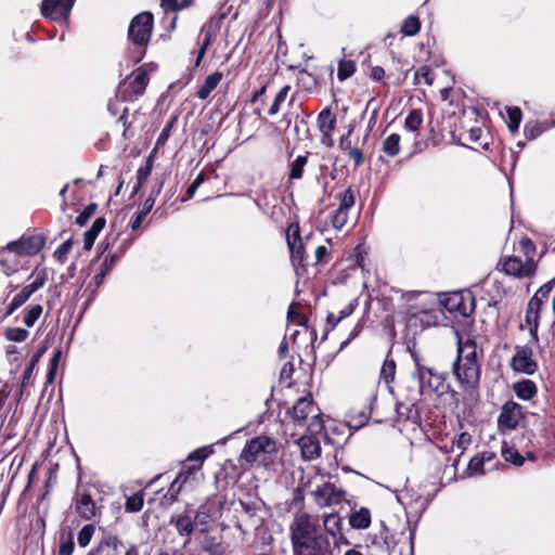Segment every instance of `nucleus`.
Listing matches in <instances>:
<instances>
[{"mask_svg":"<svg viewBox=\"0 0 555 555\" xmlns=\"http://www.w3.org/2000/svg\"><path fill=\"white\" fill-rule=\"evenodd\" d=\"M293 555H328L331 543L320 531L319 518L297 512L288 527Z\"/></svg>","mask_w":555,"mask_h":555,"instance_id":"1","label":"nucleus"},{"mask_svg":"<svg viewBox=\"0 0 555 555\" xmlns=\"http://www.w3.org/2000/svg\"><path fill=\"white\" fill-rule=\"evenodd\" d=\"M457 336V356L453 362V374L463 391L465 399L476 401L479 396V383L481 375L480 360L482 352L478 350L475 340Z\"/></svg>","mask_w":555,"mask_h":555,"instance_id":"2","label":"nucleus"},{"mask_svg":"<svg viewBox=\"0 0 555 555\" xmlns=\"http://www.w3.org/2000/svg\"><path fill=\"white\" fill-rule=\"evenodd\" d=\"M543 313L555 325V280L542 285L528 301L525 323L534 341L539 340L538 330Z\"/></svg>","mask_w":555,"mask_h":555,"instance_id":"3","label":"nucleus"},{"mask_svg":"<svg viewBox=\"0 0 555 555\" xmlns=\"http://www.w3.org/2000/svg\"><path fill=\"white\" fill-rule=\"evenodd\" d=\"M414 357V361L416 364V375L420 380V390L412 391V393L405 399H401L396 404V412L398 420L404 422H411L412 424L418 425L421 423V412L418 405V399L421 393L424 391L425 382L427 378L435 377L439 382V377L435 376L430 369H427L421 365L416 356Z\"/></svg>","mask_w":555,"mask_h":555,"instance_id":"4","label":"nucleus"},{"mask_svg":"<svg viewBox=\"0 0 555 555\" xmlns=\"http://www.w3.org/2000/svg\"><path fill=\"white\" fill-rule=\"evenodd\" d=\"M278 454L276 441L268 436H257L245 444L241 459L250 465L269 466Z\"/></svg>","mask_w":555,"mask_h":555,"instance_id":"5","label":"nucleus"},{"mask_svg":"<svg viewBox=\"0 0 555 555\" xmlns=\"http://www.w3.org/2000/svg\"><path fill=\"white\" fill-rule=\"evenodd\" d=\"M293 417L299 425H305L311 433L322 429L319 409L310 395L299 398L293 406Z\"/></svg>","mask_w":555,"mask_h":555,"instance_id":"6","label":"nucleus"},{"mask_svg":"<svg viewBox=\"0 0 555 555\" xmlns=\"http://www.w3.org/2000/svg\"><path fill=\"white\" fill-rule=\"evenodd\" d=\"M150 77L145 66H140L118 87L117 96L121 101H130L141 96L149 85Z\"/></svg>","mask_w":555,"mask_h":555,"instance_id":"7","label":"nucleus"},{"mask_svg":"<svg viewBox=\"0 0 555 555\" xmlns=\"http://www.w3.org/2000/svg\"><path fill=\"white\" fill-rule=\"evenodd\" d=\"M152 29L153 15L150 12H142L132 18L128 29V37L133 44L143 48L151 39Z\"/></svg>","mask_w":555,"mask_h":555,"instance_id":"8","label":"nucleus"},{"mask_svg":"<svg viewBox=\"0 0 555 555\" xmlns=\"http://www.w3.org/2000/svg\"><path fill=\"white\" fill-rule=\"evenodd\" d=\"M194 522L197 533H208L220 516V509L210 501L201 504L197 509H193Z\"/></svg>","mask_w":555,"mask_h":555,"instance_id":"9","label":"nucleus"},{"mask_svg":"<svg viewBox=\"0 0 555 555\" xmlns=\"http://www.w3.org/2000/svg\"><path fill=\"white\" fill-rule=\"evenodd\" d=\"M193 509L190 505L181 513L173 514L170 517V525H172L179 534L184 539V546L188 545L194 533H197V529L194 522Z\"/></svg>","mask_w":555,"mask_h":555,"instance_id":"10","label":"nucleus"},{"mask_svg":"<svg viewBox=\"0 0 555 555\" xmlns=\"http://www.w3.org/2000/svg\"><path fill=\"white\" fill-rule=\"evenodd\" d=\"M344 494L343 490L337 489L330 482H324L311 491L315 504L321 508L339 504L344 499Z\"/></svg>","mask_w":555,"mask_h":555,"instance_id":"11","label":"nucleus"},{"mask_svg":"<svg viewBox=\"0 0 555 555\" xmlns=\"http://www.w3.org/2000/svg\"><path fill=\"white\" fill-rule=\"evenodd\" d=\"M511 366L515 372L532 375L538 370V363L533 359L531 348L517 346L516 352L511 360Z\"/></svg>","mask_w":555,"mask_h":555,"instance_id":"12","label":"nucleus"},{"mask_svg":"<svg viewBox=\"0 0 555 555\" xmlns=\"http://www.w3.org/2000/svg\"><path fill=\"white\" fill-rule=\"evenodd\" d=\"M470 441H472L470 435L467 433H462L455 439H453L451 441L450 449H448V447L446 446V452L457 451L456 457L452 461V463L450 465H447L443 470L442 479L444 478V476L448 475L447 483H449L455 479L456 466H457L459 459L464 453L466 448L469 446Z\"/></svg>","mask_w":555,"mask_h":555,"instance_id":"13","label":"nucleus"},{"mask_svg":"<svg viewBox=\"0 0 555 555\" xmlns=\"http://www.w3.org/2000/svg\"><path fill=\"white\" fill-rule=\"evenodd\" d=\"M443 306L450 312L468 317L474 311V298L468 293L455 292L447 296Z\"/></svg>","mask_w":555,"mask_h":555,"instance_id":"14","label":"nucleus"},{"mask_svg":"<svg viewBox=\"0 0 555 555\" xmlns=\"http://www.w3.org/2000/svg\"><path fill=\"white\" fill-rule=\"evenodd\" d=\"M75 0H43L41 4L42 15L52 21H66Z\"/></svg>","mask_w":555,"mask_h":555,"instance_id":"15","label":"nucleus"},{"mask_svg":"<svg viewBox=\"0 0 555 555\" xmlns=\"http://www.w3.org/2000/svg\"><path fill=\"white\" fill-rule=\"evenodd\" d=\"M521 417V406L514 401L506 402L502 406L501 413L499 415V429L501 431L514 430L518 426Z\"/></svg>","mask_w":555,"mask_h":555,"instance_id":"16","label":"nucleus"},{"mask_svg":"<svg viewBox=\"0 0 555 555\" xmlns=\"http://www.w3.org/2000/svg\"><path fill=\"white\" fill-rule=\"evenodd\" d=\"M502 269L508 275L526 278L534 273L535 263L532 259H528L524 263L520 258L509 256L502 261Z\"/></svg>","mask_w":555,"mask_h":555,"instance_id":"17","label":"nucleus"},{"mask_svg":"<svg viewBox=\"0 0 555 555\" xmlns=\"http://www.w3.org/2000/svg\"><path fill=\"white\" fill-rule=\"evenodd\" d=\"M121 545L120 540L112 534L104 535L95 547L86 555H118V548Z\"/></svg>","mask_w":555,"mask_h":555,"instance_id":"18","label":"nucleus"},{"mask_svg":"<svg viewBox=\"0 0 555 555\" xmlns=\"http://www.w3.org/2000/svg\"><path fill=\"white\" fill-rule=\"evenodd\" d=\"M298 446L305 460L317 459L321 453L320 441L313 436H302L298 439Z\"/></svg>","mask_w":555,"mask_h":555,"instance_id":"19","label":"nucleus"},{"mask_svg":"<svg viewBox=\"0 0 555 555\" xmlns=\"http://www.w3.org/2000/svg\"><path fill=\"white\" fill-rule=\"evenodd\" d=\"M76 512L85 519L90 520L96 514V507L91 499V496L87 493H78L76 496L75 503Z\"/></svg>","mask_w":555,"mask_h":555,"instance_id":"20","label":"nucleus"},{"mask_svg":"<svg viewBox=\"0 0 555 555\" xmlns=\"http://www.w3.org/2000/svg\"><path fill=\"white\" fill-rule=\"evenodd\" d=\"M323 527L327 535L336 539L343 531V518L337 513L325 514Z\"/></svg>","mask_w":555,"mask_h":555,"instance_id":"21","label":"nucleus"},{"mask_svg":"<svg viewBox=\"0 0 555 555\" xmlns=\"http://www.w3.org/2000/svg\"><path fill=\"white\" fill-rule=\"evenodd\" d=\"M25 255H36L44 246L46 240L41 234H24L21 236Z\"/></svg>","mask_w":555,"mask_h":555,"instance_id":"22","label":"nucleus"},{"mask_svg":"<svg viewBox=\"0 0 555 555\" xmlns=\"http://www.w3.org/2000/svg\"><path fill=\"white\" fill-rule=\"evenodd\" d=\"M349 525L357 530H365L371 526V512L366 507L351 513L349 516Z\"/></svg>","mask_w":555,"mask_h":555,"instance_id":"23","label":"nucleus"},{"mask_svg":"<svg viewBox=\"0 0 555 555\" xmlns=\"http://www.w3.org/2000/svg\"><path fill=\"white\" fill-rule=\"evenodd\" d=\"M46 350H47L46 347L40 348L30 359V361L23 374V379H22V384H21V392H24L27 389V387L33 385L34 370L36 369V365L38 364L41 357L44 354Z\"/></svg>","mask_w":555,"mask_h":555,"instance_id":"24","label":"nucleus"},{"mask_svg":"<svg viewBox=\"0 0 555 555\" xmlns=\"http://www.w3.org/2000/svg\"><path fill=\"white\" fill-rule=\"evenodd\" d=\"M513 389L516 396L521 400H530L537 395V386L530 379H524L515 383Z\"/></svg>","mask_w":555,"mask_h":555,"instance_id":"25","label":"nucleus"},{"mask_svg":"<svg viewBox=\"0 0 555 555\" xmlns=\"http://www.w3.org/2000/svg\"><path fill=\"white\" fill-rule=\"evenodd\" d=\"M222 80V74L220 72H215L211 75H209L203 86L197 91V96L201 100L207 99L210 93L218 87L220 81Z\"/></svg>","mask_w":555,"mask_h":555,"instance_id":"26","label":"nucleus"},{"mask_svg":"<svg viewBox=\"0 0 555 555\" xmlns=\"http://www.w3.org/2000/svg\"><path fill=\"white\" fill-rule=\"evenodd\" d=\"M317 122L320 132H333L336 125V116L330 108H324L320 112Z\"/></svg>","mask_w":555,"mask_h":555,"instance_id":"27","label":"nucleus"},{"mask_svg":"<svg viewBox=\"0 0 555 555\" xmlns=\"http://www.w3.org/2000/svg\"><path fill=\"white\" fill-rule=\"evenodd\" d=\"M31 289L25 285L11 300L7 307L5 315H11L15 310L23 306L33 295Z\"/></svg>","mask_w":555,"mask_h":555,"instance_id":"28","label":"nucleus"},{"mask_svg":"<svg viewBox=\"0 0 555 555\" xmlns=\"http://www.w3.org/2000/svg\"><path fill=\"white\" fill-rule=\"evenodd\" d=\"M212 453L211 447H202L193 452H191L188 456L189 462H196V465H192L193 470H199L203 462Z\"/></svg>","mask_w":555,"mask_h":555,"instance_id":"29","label":"nucleus"},{"mask_svg":"<svg viewBox=\"0 0 555 555\" xmlns=\"http://www.w3.org/2000/svg\"><path fill=\"white\" fill-rule=\"evenodd\" d=\"M400 135L398 133L389 134L383 142V151L390 157H393L400 152Z\"/></svg>","mask_w":555,"mask_h":555,"instance_id":"30","label":"nucleus"},{"mask_svg":"<svg viewBox=\"0 0 555 555\" xmlns=\"http://www.w3.org/2000/svg\"><path fill=\"white\" fill-rule=\"evenodd\" d=\"M42 311H43V308L39 304L31 305V306L27 307L24 311L23 323L27 327H33L35 325V323L38 321V319L40 318V315L42 314Z\"/></svg>","mask_w":555,"mask_h":555,"instance_id":"31","label":"nucleus"},{"mask_svg":"<svg viewBox=\"0 0 555 555\" xmlns=\"http://www.w3.org/2000/svg\"><path fill=\"white\" fill-rule=\"evenodd\" d=\"M396 367V362L387 357L382 365L379 373L380 379L384 380L387 385H389L395 379Z\"/></svg>","mask_w":555,"mask_h":555,"instance_id":"32","label":"nucleus"},{"mask_svg":"<svg viewBox=\"0 0 555 555\" xmlns=\"http://www.w3.org/2000/svg\"><path fill=\"white\" fill-rule=\"evenodd\" d=\"M289 91H291L289 85H285L284 87H282L280 89V91L276 93V95L268 111L270 116H274L280 112L281 105L285 102Z\"/></svg>","mask_w":555,"mask_h":555,"instance_id":"33","label":"nucleus"},{"mask_svg":"<svg viewBox=\"0 0 555 555\" xmlns=\"http://www.w3.org/2000/svg\"><path fill=\"white\" fill-rule=\"evenodd\" d=\"M423 124V114L418 109H413L405 118L404 127L406 130L415 132Z\"/></svg>","mask_w":555,"mask_h":555,"instance_id":"34","label":"nucleus"},{"mask_svg":"<svg viewBox=\"0 0 555 555\" xmlns=\"http://www.w3.org/2000/svg\"><path fill=\"white\" fill-rule=\"evenodd\" d=\"M490 460L491 455H488V453H482L480 456H475L468 463V470L472 475H482L485 473V462Z\"/></svg>","mask_w":555,"mask_h":555,"instance_id":"35","label":"nucleus"},{"mask_svg":"<svg viewBox=\"0 0 555 555\" xmlns=\"http://www.w3.org/2000/svg\"><path fill=\"white\" fill-rule=\"evenodd\" d=\"M337 198L339 201V206L337 208L348 212L353 207L356 202L354 193L351 188L347 189L343 193H339Z\"/></svg>","mask_w":555,"mask_h":555,"instance_id":"36","label":"nucleus"},{"mask_svg":"<svg viewBox=\"0 0 555 555\" xmlns=\"http://www.w3.org/2000/svg\"><path fill=\"white\" fill-rule=\"evenodd\" d=\"M29 336V332L22 327H9L4 332V337L9 341L22 343L25 341Z\"/></svg>","mask_w":555,"mask_h":555,"instance_id":"37","label":"nucleus"},{"mask_svg":"<svg viewBox=\"0 0 555 555\" xmlns=\"http://www.w3.org/2000/svg\"><path fill=\"white\" fill-rule=\"evenodd\" d=\"M307 156L299 155L291 165L289 179H300L304 173L305 166L307 165Z\"/></svg>","mask_w":555,"mask_h":555,"instance_id":"38","label":"nucleus"},{"mask_svg":"<svg viewBox=\"0 0 555 555\" xmlns=\"http://www.w3.org/2000/svg\"><path fill=\"white\" fill-rule=\"evenodd\" d=\"M508 122L507 127L512 132L518 130L520 121H521V111L517 106H512L507 108Z\"/></svg>","mask_w":555,"mask_h":555,"instance_id":"39","label":"nucleus"},{"mask_svg":"<svg viewBox=\"0 0 555 555\" xmlns=\"http://www.w3.org/2000/svg\"><path fill=\"white\" fill-rule=\"evenodd\" d=\"M152 167H153V158H152V156H149L145 165L140 167L137 171V186L134 188L135 190H139L143 185V183L146 181V179L149 178V176L152 172Z\"/></svg>","mask_w":555,"mask_h":555,"instance_id":"40","label":"nucleus"},{"mask_svg":"<svg viewBox=\"0 0 555 555\" xmlns=\"http://www.w3.org/2000/svg\"><path fill=\"white\" fill-rule=\"evenodd\" d=\"M95 532V526L92 524L85 525L80 531L78 532V544L80 547H86L89 545L93 534Z\"/></svg>","mask_w":555,"mask_h":555,"instance_id":"41","label":"nucleus"},{"mask_svg":"<svg viewBox=\"0 0 555 555\" xmlns=\"http://www.w3.org/2000/svg\"><path fill=\"white\" fill-rule=\"evenodd\" d=\"M143 504H144L143 493L139 492V493H134L133 495L127 498L125 507H126L127 512L137 513L142 509Z\"/></svg>","mask_w":555,"mask_h":555,"instance_id":"42","label":"nucleus"},{"mask_svg":"<svg viewBox=\"0 0 555 555\" xmlns=\"http://www.w3.org/2000/svg\"><path fill=\"white\" fill-rule=\"evenodd\" d=\"M420 21L416 16H409L403 22V25L401 27V31L406 36H415L420 31Z\"/></svg>","mask_w":555,"mask_h":555,"instance_id":"43","label":"nucleus"},{"mask_svg":"<svg viewBox=\"0 0 555 555\" xmlns=\"http://www.w3.org/2000/svg\"><path fill=\"white\" fill-rule=\"evenodd\" d=\"M414 82L416 85L426 83L431 86L434 83V76L427 66L418 68L414 74Z\"/></svg>","mask_w":555,"mask_h":555,"instance_id":"44","label":"nucleus"},{"mask_svg":"<svg viewBox=\"0 0 555 555\" xmlns=\"http://www.w3.org/2000/svg\"><path fill=\"white\" fill-rule=\"evenodd\" d=\"M348 219H349L348 211L336 208L335 211L331 216V223L334 229L340 230L346 225Z\"/></svg>","mask_w":555,"mask_h":555,"instance_id":"45","label":"nucleus"},{"mask_svg":"<svg viewBox=\"0 0 555 555\" xmlns=\"http://www.w3.org/2000/svg\"><path fill=\"white\" fill-rule=\"evenodd\" d=\"M371 416V412L369 411H361V412H354L349 415V425L354 428H361L364 426L369 418Z\"/></svg>","mask_w":555,"mask_h":555,"instance_id":"46","label":"nucleus"},{"mask_svg":"<svg viewBox=\"0 0 555 555\" xmlns=\"http://www.w3.org/2000/svg\"><path fill=\"white\" fill-rule=\"evenodd\" d=\"M287 243L291 249L292 258L294 261L301 262L304 259V247L299 238L294 237L291 240L287 238Z\"/></svg>","mask_w":555,"mask_h":555,"instance_id":"47","label":"nucleus"},{"mask_svg":"<svg viewBox=\"0 0 555 555\" xmlns=\"http://www.w3.org/2000/svg\"><path fill=\"white\" fill-rule=\"evenodd\" d=\"M345 138L340 139V149L345 151L351 159H353L356 166H360L364 160L362 152L357 147L345 146Z\"/></svg>","mask_w":555,"mask_h":555,"instance_id":"48","label":"nucleus"},{"mask_svg":"<svg viewBox=\"0 0 555 555\" xmlns=\"http://www.w3.org/2000/svg\"><path fill=\"white\" fill-rule=\"evenodd\" d=\"M502 456L506 462H511L516 466H521L525 462L524 456L514 448H505L502 450Z\"/></svg>","mask_w":555,"mask_h":555,"instance_id":"49","label":"nucleus"},{"mask_svg":"<svg viewBox=\"0 0 555 555\" xmlns=\"http://www.w3.org/2000/svg\"><path fill=\"white\" fill-rule=\"evenodd\" d=\"M356 69V65L351 61H341L338 65L337 77L339 80H344L350 77Z\"/></svg>","mask_w":555,"mask_h":555,"instance_id":"50","label":"nucleus"},{"mask_svg":"<svg viewBox=\"0 0 555 555\" xmlns=\"http://www.w3.org/2000/svg\"><path fill=\"white\" fill-rule=\"evenodd\" d=\"M73 247V243L70 240L65 241L62 243L54 251L53 257L61 263H64L68 253L70 251Z\"/></svg>","mask_w":555,"mask_h":555,"instance_id":"51","label":"nucleus"},{"mask_svg":"<svg viewBox=\"0 0 555 555\" xmlns=\"http://www.w3.org/2000/svg\"><path fill=\"white\" fill-rule=\"evenodd\" d=\"M61 357H62V351L61 350H56L53 353V357H52V359L50 361V367H49V371H48V374H47V382L48 383H52L54 380V377H55V374H56V369H57L59 362L61 360Z\"/></svg>","mask_w":555,"mask_h":555,"instance_id":"52","label":"nucleus"},{"mask_svg":"<svg viewBox=\"0 0 555 555\" xmlns=\"http://www.w3.org/2000/svg\"><path fill=\"white\" fill-rule=\"evenodd\" d=\"M119 257H120V254H113V255H107L104 258L103 263H102V269H101V279H104L106 276V274L113 269V267L115 266V263Z\"/></svg>","mask_w":555,"mask_h":555,"instance_id":"53","label":"nucleus"},{"mask_svg":"<svg viewBox=\"0 0 555 555\" xmlns=\"http://www.w3.org/2000/svg\"><path fill=\"white\" fill-rule=\"evenodd\" d=\"M47 282V273L44 270L38 271L34 278V280L27 284V286L31 289L33 293H36Z\"/></svg>","mask_w":555,"mask_h":555,"instance_id":"54","label":"nucleus"},{"mask_svg":"<svg viewBox=\"0 0 555 555\" xmlns=\"http://www.w3.org/2000/svg\"><path fill=\"white\" fill-rule=\"evenodd\" d=\"M47 282V273L44 270L38 271L34 278V280L27 284V286L31 289L33 293H36Z\"/></svg>","mask_w":555,"mask_h":555,"instance_id":"55","label":"nucleus"},{"mask_svg":"<svg viewBox=\"0 0 555 555\" xmlns=\"http://www.w3.org/2000/svg\"><path fill=\"white\" fill-rule=\"evenodd\" d=\"M524 133L526 138L529 140H533L538 138L540 134H542V130L540 128V124L538 121L534 122H527L524 127Z\"/></svg>","mask_w":555,"mask_h":555,"instance_id":"56","label":"nucleus"},{"mask_svg":"<svg viewBox=\"0 0 555 555\" xmlns=\"http://www.w3.org/2000/svg\"><path fill=\"white\" fill-rule=\"evenodd\" d=\"M95 210H96L95 204L88 205L85 208V210L77 217L76 222L81 227L86 225L87 222L89 221V219L94 215Z\"/></svg>","mask_w":555,"mask_h":555,"instance_id":"57","label":"nucleus"},{"mask_svg":"<svg viewBox=\"0 0 555 555\" xmlns=\"http://www.w3.org/2000/svg\"><path fill=\"white\" fill-rule=\"evenodd\" d=\"M75 548V543L72 537L62 540L59 546V555H72Z\"/></svg>","mask_w":555,"mask_h":555,"instance_id":"58","label":"nucleus"},{"mask_svg":"<svg viewBox=\"0 0 555 555\" xmlns=\"http://www.w3.org/2000/svg\"><path fill=\"white\" fill-rule=\"evenodd\" d=\"M181 489H182V486H180L179 483H176V481L173 480L168 489V492L165 495V499L169 503L176 502L178 500V495H179Z\"/></svg>","mask_w":555,"mask_h":555,"instance_id":"59","label":"nucleus"},{"mask_svg":"<svg viewBox=\"0 0 555 555\" xmlns=\"http://www.w3.org/2000/svg\"><path fill=\"white\" fill-rule=\"evenodd\" d=\"M175 118L168 124L165 126V128L162 130L160 134L158 135V139H157V142H156V146H160V145H164L168 138L170 137V131H171V128L173 126V122H175Z\"/></svg>","mask_w":555,"mask_h":555,"instance_id":"60","label":"nucleus"},{"mask_svg":"<svg viewBox=\"0 0 555 555\" xmlns=\"http://www.w3.org/2000/svg\"><path fill=\"white\" fill-rule=\"evenodd\" d=\"M5 249L11 253H15L17 255H25L24 245L22 244V238L8 243Z\"/></svg>","mask_w":555,"mask_h":555,"instance_id":"61","label":"nucleus"},{"mask_svg":"<svg viewBox=\"0 0 555 555\" xmlns=\"http://www.w3.org/2000/svg\"><path fill=\"white\" fill-rule=\"evenodd\" d=\"M195 472H196V470H193V467H192V466L188 467V469H186V470H181V472L177 475V477H176V479H175L176 483H179L180 486H183V485L188 481V479H189L190 475H192V474H193V473H195Z\"/></svg>","mask_w":555,"mask_h":555,"instance_id":"62","label":"nucleus"},{"mask_svg":"<svg viewBox=\"0 0 555 555\" xmlns=\"http://www.w3.org/2000/svg\"><path fill=\"white\" fill-rule=\"evenodd\" d=\"M104 225H105V219L104 218L95 219L93 224H92V227H91V229L89 230V235L90 236H96L102 231Z\"/></svg>","mask_w":555,"mask_h":555,"instance_id":"63","label":"nucleus"},{"mask_svg":"<svg viewBox=\"0 0 555 555\" xmlns=\"http://www.w3.org/2000/svg\"><path fill=\"white\" fill-rule=\"evenodd\" d=\"M204 182V175L203 173H199L194 180L193 182L190 184V186L188 188V195L189 197H192L195 192L197 191V189L199 188V185Z\"/></svg>","mask_w":555,"mask_h":555,"instance_id":"64","label":"nucleus"}]
</instances>
